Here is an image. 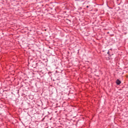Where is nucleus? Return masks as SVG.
<instances>
[{
    "instance_id": "nucleus-1",
    "label": "nucleus",
    "mask_w": 128,
    "mask_h": 128,
    "mask_svg": "<svg viewBox=\"0 0 128 128\" xmlns=\"http://www.w3.org/2000/svg\"><path fill=\"white\" fill-rule=\"evenodd\" d=\"M116 84H118V86H119V84H122V82L120 80L118 79L116 80Z\"/></svg>"
},
{
    "instance_id": "nucleus-3",
    "label": "nucleus",
    "mask_w": 128,
    "mask_h": 128,
    "mask_svg": "<svg viewBox=\"0 0 128 128\" xmlns=\"http://www.w3.org/2000/svg\"><path fill=\"white\" fill-rule=\"evenodd\" d=\"M86 8H89L88 6H86Z\"/></svg>"
},
{
    "instance_id": "nucleus-2",
    "label": "nucleus",
    "mask_w": 128,
    "mask_h": 128,
    "mask_svg": "<svg viewBox=\"0 0 128 128\" xmlns=\"http://www.w3.org/2000/svg\"><path fill=\"white\" fill-rule=\"evenodd\" d=\"M107 54H108V56H110V51H108Z\"/></svg>"
},
{
    "instance_id": "nucleus-4",
    "label": "nucleus",
    "mask_w": 128,
    "mask_h": 128,
    "mask_svg": "<svg viewBox=\"0 0 128 128\" xmlns=\"http://www.w3.org/2000/svg\"><path fill=\"white\" fill-rule=\"evenodd\" d=\"M96 12H98V10H96Z\"/></svg>"
}]
</instances>
